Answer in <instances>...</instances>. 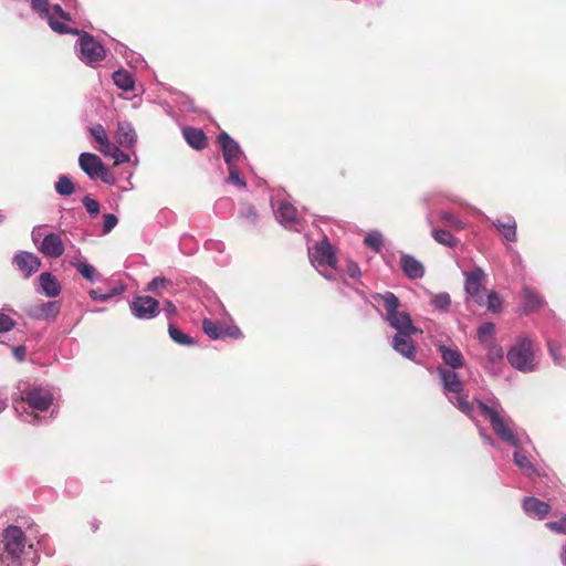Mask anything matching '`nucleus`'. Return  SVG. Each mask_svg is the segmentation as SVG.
I'll return each mask as SVG.
<instances>
[{"mask_svg":"<svg viewBox=\"0 0 566 566\" xmlns=\"http://www.w3.org/2000/svg\"><path fill=\"white\" fill-rule=\"evenodd\" d=\"M83 206L85 207L87 213L91 216V217H97L98 213H99V203L93 199L91 196H84L83 200Z\"/></svg>","mask_w":566,"mask_h":566,"instance_id":"37998d69","label":"nucleus"},{"mask_svg":"<svg viewBox=\"0 0 566 566\" xmlns=\"http://www.w3.org/2000/svg\"><path fill=\"white\" fill-rule=\"evenodd\" d=\"M129 310L134 317L142 321L155 318L160 310L159 303L151 296H135L129 303Z\"/></svg>","mask_w":566,"mask_h":566,"instance_id":"9b49d317","label":"nucleus"},{"mask_svg":"<svg viewBox=\"0 0 566 566\" xmlns=\"http://www.w3.org/2000/svg\"><path fill=\"white\" fill-rule=\"evenodd\" d=\"M375 301H381L386 314L384 319L397 331L396 334H417L419 329L413 325L410 315L407 312H399V298L392 292L373 295Z\"/></svg>","mask_w":566,"mask_h":566,"instance_id":"39448f33","label":"nucleus"},{"mask_svg":"<svg viewBox=\"0 0 566 566\" xmlns=\"http://www.w3.org/2000/svg\"><path fill=\"white\" fill-rule=\"evenodd\" d=\"M124 290L125 289L123 285L114 286L113 289H111L108 292H105V293H102L99 290H91V291H88V295L94 301L104 302V301L109 300L113 296L122 294L124 292Z\"/></svg>","mask_w":566,"mask_h":566,"instance_id":"58836bf2","label":"nucleus"},{"mask_svg":"<svg viewBox=\"0 0 566 566\" xmlns=\"http://www.w3.org/2000/svg\"><path fill=\"white\" fill-rule=\"evenodd\" d=\"M216 142H233L227 133H221Z\"/></svg>","mask_w":566,"mask_h":566,"instance_id":"4d7b16f0","label":"nucleus"},{"mask_svg":"<svg viewBox=\"0 0 566 566\" xmlns=\"http://www.w3.org/2000/svg\"><path fill=\"white\" fill-rule=\"evenodd\" d=\"M30 6L33 10H35V0H30Z\"/></svg>","mask_w":566,"mask_h":566,"instance_id":"052dcab7","label":"nucleus"},{"mask_svg":"<svg viewBox=\"0 0 566 566\" xmlns=\"http://www.w3.org/2000/svg\"><path fill=\"white\" fill-rule=\"evenodd\" d=\"M13 355L14 357L19 360V361H22L24 360L25 358V347L24 346H18L13 349Z\"/></svg>","mask_w":566,"mask_h":566,"instance_id":"864d4df0","label":"nucleus"},{"mask_svg":"<svg viewBox=\"0 0 566 566\" xmlns=\"http://www.w3.org/2000/svg\"><path fill=\"white\" fill-rule=\"evenodd\" d=\"M13 326V319L9 315L0 313V333L9 332Z\"/></svg>","mask_w":566,"mask_h":566,"instance_id":"8fccbe9b","label":"nucleus"},{"mask_svg":"<svg viewBox=\"0 0 566 566\" xmlns=\"http://www.w3.org/2000/svg\"><path fill=\"white\" fill-rule=\"evenodd\" d=\"M38 284L40 286L41 293L49 298H55L62 291V286L59 280L50 272L41 273L38 276Z\"/></svg>","mask_w":566,"mask_h":566,"instance_id":"393cba45","label":"nucleus"},{"mask_svg":"<svg viewBox=\"0 0 566 566\" xmlns=\"http://www.w3.org/2000/svg\"><path fill=\"white\" fill-rule=\"evenodd\" d=\"M40 252L50 259H57L63 255L65 245L60 233L51 232L43 237Z\"/></svg>","mask_w":566,"mask_h":566,"instance_id":"2eb2a0df","label":"nucleus"},{"mask_svg":"<svg viewBox=\"0 0 566 566\" xmlns=\"http://www.w3.org/2000/svg\"><path fill=\"white\" fill-rule=\"evenodd\" d=\"M400 268L403 274L410 280L421 279L424 275V268L422 263L415 256L401 253Z\"/></svg>","mask_w":566,"mask_h":566,"instance_id":"b1692460","label":"nucleus"},{"mask_svg":"<svg viewBox=\"0 0 566 566\" xmlns=\"http://www.w3.org/2000/svg\"><path fill=\"white\" fill-rule=\"evenodd\" d=\"M241 217L244 218L248 222L254 223L258 219L256 211L252 207H247L241 212Z\"/></svg>","mask_w":566,"mask_h":566,"instance_id":"603ef678","label":"nucleus"},{"mask_svg":"<svg viewBox=\"0 0 566 566\" xmlns=\"http://www.w3.org/2000/svg\"><path fill=\"white\" fill-rule=\"evenodd\" d=\"M544 305L545 300L535 290L530 286L522 287L520 303L522 314L530 315L541 310Z\"/></svg>","mask_w":566,"mask_h":566,"instance_id":"dca6fc26","label":"nucleus"},{"mask_svg":"<svg viewBox=\"0 0 566 566\" xmlns=\"http://www.w3.org/2000/svg\"><path fill=\"white\" fill-rule=\"evenodd\" d=\"M438 378L442 388V392L448 401L459 411L472 418L474 405L468 400L464 392V386L457 370L449 369L444 366L437 367Z\"/></svg>","mask_w":566,"mask_h":566,"instance_id":"7ed1b4c3","label":"nucleus"},{"mask_svg":"<svg viewBox=\"0 0 566 566\" xmlns=\"http://www.w3.org/2000/svg\"><path fill=\"white\" fill-rule=\"evenodd\" d=\"M475 212L482 214L481 210L475 209Z\"/></svg>","mask_w":566,"mask_h":566,"instance_id":"e2e57ef3","label":"nucleus"},{"mask_svg":"<svg viewBox=\"0 0 566 566\" xmlns=\"http://www.w3.org/2000/svg\"><path fill=\"white\" fill-rule=\"evenodd\" d=\"M120 144H99L98 150L103 156L118 166L130 160V155L119 147Z\"/></svg>","mask_w":566,"mask_h":566,"instance_id":"a878e982","label":"nucleus"},{"mask_svg":"<svg viewBox=\"0 0 566 566\" xmlns=\"http://www.w3.org/2000/svg\"><path fill=\"white\" fill-rule=\"evenodd\" d=\"M13 407L22 421L32 423L35 420V389L31 388L28 382L20 381Z\"/></svg>","mask_w":566,"mask_h":566,"instance_id":"6e6552de","label":"nucleus"},{"mask_svg":"<svg viewBox=\"0 0 566 566\" xmlns=\"http://www.w3.org/2000/svg\"><path fill=\"white\" fill-rule=\"evenodd\" d=\"M559 559L563 566H566V544L560 547Z\"/></svg>","mask_w":566,"mask_h":566,"instance_id":"6e6d98bb","label":"nucleus"},{"mask_svg":"<svg viewBox=\"0 0 566 566\" xmlns=\"http://www.w3.org/2000/svg\"><path fill=\"white\" fill-rule=\"evenodd\" d=\"M432 237L436 242L448 248H454L459 243V240L450 231L444 229H433Z\"/></svg>","mask_w":566,"mask_h":566,"instance_id":"7c9ffc66","label":"nucleus"},{"mask_svg":"<svg viewBox=\"0 0 566 566\" xmlns=\"http://www.w3.org/2000/svg\"><path fill=\"white\" fill-rule=\"evenodd\" d=\"M430 303L434 307V310L439 312H448L451 305V298L450 295L447 292L441 293H430Z\"/></svg>","mask_w":566,"mask_h":566,"instance_id":"f704fd0d","label":"nucleus"},{"mask_svg":"<svg viewBox=\"0 0 566 566\" xmlns=\"http://www.w3.org/2000/svg\"><path fill=\"white\" fill-rule=\"evenodd\" d=\"M3 549L0 553V566H33L28 559L32 544H28L24 532L14 525L8 526L2 533Z\"/></svg>","mask_w":566,"mask_h":566,"instance_id":"f03ea898","label":"nucleus"},{"mask_svg":"<svg viewBox=\"0 0 566 566\" xmlns=\"http://www.w3.org/2000/svg\"><path fill=\"white\" fill-rule=\"evenodd\" d=\"M492 226L507 242L517 241V224L513 216L506 214L491 221Z\"/></svg>","mask_w":566,"mask_h":566,"instance_id":"4be33fe9","label":"nucleus"},{"mask_svg":"<svg viewBox=\"0 0 566 566\" xmlns=\"http://www.w3.org/2000/svg\"><path fill=\"white\" fill-rule=\"evenodd\" d=\"M13 263L18 271L24 276L29 277L33 271L34 256L30 252H20L14 259Z\"/></svg>","mask_w":566,"mask_h":566,"instance_id":"c85d7f7f","label":"nucleus"},{"mask_svg":"<svg viewBox=\"0 0 566 566\" xmlns=\"http://www.w3.org/2000/svg\"><path fill=\"white\" fill-rule=\"evenodd\" d=\"M308 258L312 265L328 281L336 279V258L326 237L313 247H308Z\"/></svg>","mask_w":566,"mask_h":566,"instance_id":"423d86ee","label":"nucleus"},{"mask_svg":"<svg viewBox=\"0 0 566 566\" xmlns=\"http://www.w3.org/2000/svg\"><path fill=\"white\" fill-rule=\"evenodd\" d=\"M439 218L446 223V226L457 231H461L467 228V223L449 211H441L439 213Z\"/></svg>","mask_w":566,"mask_h":566,"instance_id":"4c0bfd02","label":"nucleus"},{"mask_svg":"<svg viewBox=\"0 0 566 566\" xmlns=\"http://www.w3.org/2000/svg\"><path fill=\"white\" fill-rule=\"evenodd\" d=\"M437 350L444 363V367L457 370L464 366V358L461 352L455 346H447L443 343L437 344Z\"/></svg>","mask_w":566,"mask_h":566,"instance_id":"aec40b11","label":"nucleus"},{"mask_svg":"<svg viewBox=\"0 0 566 566\" xmlns=\"http://www.w3.org/2000/svg\"><path fill=\"white\" fill-rule=\"evenodd\" d=\"M38 13L46 20L53 31L61 34H78L76 29L66 25L65 21H69L70 17L59 4L51 6L46 0H38Z\"/></svg>","mask_w":566,"mask_h":566,"instance_id":"0eeeda50","label":"nucleus"},{"mask_svg":"<svg viewBox=\"0 0 566 566\" xmlns=\"http://www.w3.org/2000/svg\"><path fill=\"white\" fill-rule=\"evenodd\" d=\"M503 300L502 296L496 291H489L486 295H484V305L488 311L492 313H500L502 311Z\"/></svg>","mask_w":566,"mask_h":566,"instance_id":"c9c22d12","label":"nucleus"},{"mask_svg":"<svg viewBox=\"0 0 566 566\" xmlns=\"http://www.w3.org/2000/svg\"><path fill=\"white\" fill-rule=\"evenodd\" d=\"M40 265H41V262L38 260V263H36L38 269L40 268Z\"/></svg>","mask_w":566,"mask_h":566,"instance_id":"0e129e2a","label":"nucleus"},{"mask_svg":"<svg viewBox=\"0 0 566 566\" xmlns=\"http://www.w3.org/2000/svg\"><path fill=\"white\" fill-rule=\"evenodd\" d=\"M481 436H482V438H483V441H484L486 444H491V446H493V444H494V441H493V439H492L491 437H489V436H484V434H481Z\"/></svg>","mask_w":566,"mask_h":566,"instance_id":"13d9d810","label":"nucleus"},{"mask_svg":"<svg viewBox=\"0 0 566 566\" xmlns=\"http://www.w3.org/2000/svg\"><path fill=\"white\" fill-rule=\"evenodd\" d=\"M80 48L87 64L98 63L105 59L104 46L86 32L80 38Z\"/></svg>","mask_w":566,"mask_h":566,"instance_id":"ddd939ff","label":"nucleus"},{"mask_svg":"<svg viewBox=\"0 0 566 566\" xmlns=\"http://www.w3.org/2000/svg\"><path fill=\"white\" fill-rule=\"evenodd\" d=\"M486 356L482 364L484 370L493 377L501 376L505 368L504 350L502 346L496 343H490L485 347Z\"/></svg>","mask_w":566,"mask_h":566,"instance_id":"f8f14e48","label":"nucleus"},{"mask_svg":"<svg viewBox=\"0 0 566 566\" xmlns=\"http://www.w3.org/2000/svg\"><path fill=\"white\" fill-rule=\"evenodd\" d=\"M137 135L132 124L128 122H119L116 130V142H135Z\"/></svg>","mask_w":566,"mask_h":566,"instance_id":"473e14b6","label":"nucleus"},{"mask_svg":"<svg viewBox=\"0 0 566 566\" xmlns=\"http://www.w3.org/2000/svg\"><path fill=\"white\" fill-rule=\"evenodd\" d=\"M522 507L527 516L539 521H543L551 512V505L535 496L524 497Z\"/></svg>","mask_w":566,"mask_h":566,"instance_id":"6ab92c4d","label":"nucleus"},{"mask_svg":"<svg viewBox=\"0 0 566 566\" xmlns=\"http://www.w3.org/2000/svg\"><path fill=\"white\" fill-rule=\"evenodd\" d=\"M61 311V301L52 300L48 302L38 301V321H54Z\"/></svg>","mask_w":566,"mask_h":566,"instance_id":"bb28decb","label":"nucleus"},{"mask_svg":"<svg viewBox=\"0 0 566 566\" xmlns=\"http://www.w3.org/2000/svg\"><path fill=\"white\" fill-rule=\"evenodd\" d=\"M59 392L53 388L38 387V413L46 411L50 407H53L50 413V418H53L57 412V405L55 400ZM41 421L40 415H38V423Z\"/></svg>","mask_w":566,"mask_h":566,"instance_id":"412c9836","label":"nucleus"},{"mask_svg":"<svg viewBox=\"0 0 566 566\" xmlns=\"http://www.w3.org/2000/svg\"><path fill=\"white\" fill-rule=\"evenodd\" d=\"M103 232L106 234V233H109L117 224L118 222V219L115 214L113 213H105L103 216Z\"/></svg>","mask_w":566,"mask_h":566,"instance_id":"de8ad7c7","label":"nucleus"},{"mask_svg":"<svg viewBox=\"0 0 566 566\" xmlns=\"http://www.w3.org/2000/svg\"><path fill=\"white\" fill-rule=\"evenodd\" d=\"M202 331L207 334L211 339H220L224 337L231 338H240L242 333L238 326H224L217 322H213L210 318L202 319Z\"/></svg>","mask_w":566,"mask_h":566,"instance_id":"4468645a","label":"nucleus"},{"mask_svg":"<svg viewBox=\"0 0 566 566\" xmlns=\"http://www.w3.org/2000/svg\"><path fill=\"white\" fill-rule=\"evenodd\" d=\"M476 402L481 415L490 421L497 438L514 448V464L528 479L539 475L538 467L524 450V444H532L528 434L524 430L515 429L514 421L499 401L492 400L491 403H488L476 400Z\"/></svg>","mask_w":566,"mask_h":566,"instance_id":"f257e3e1","label":"nucleus"},{"mask_svg":"<svg viewBox=\"0 0 566 566\" xmlns=\"http://www.w3.org/2000/svg\"><path fill=\"white\" fill-rule=\"evenodd\" d=\"M36 545H38V551H39L40 549V545H41V541L40 539H38Z\"/></svg>","mask_w":566,"mask_h":566,"instance_id":"680f3d73","label":"nucleus"},{"mask_svg":"<svg viewBox=\"0 0 566 566\" xmlns=\"http://www.w3.org/2000/svg\"><path fill=\"white\" fill-rule=\"evenodd\" d=\"M196 150H202L207 144H189Z\"/></svg>","mask_w":566,"mask_h":566,"instance_id":"bf43d9fd","label":"nucleus"},{"mask_svg":"<svg viewBox=\"0 0 566 566\" xmlns=\"http://www.w3.org/2000/svg\"><path fill=\"white\" fill-rule=\"evenodd\" d=\"M464 290L471 296L475 304L479 306L484 305V281L486 274L480 266L474 268L472 271H465L464 273Z\"/></svg>","mask_w":566,"mask_h":566,"instance_id":"9d476101","label":"nucleus"},{"mask_svg":"<svg viewBox=\"0 0 566 566\" xmlns=\"http://www.w3.org/2000/svg\"><path fill=\"white\" fill-rule=\"evenodd\" d=\"M182 136L186 142H206L207 139L203 130L195 127H184Z\"/></svg>","mask_w":566,"mask_h":566,"instance_id":"a19ab883","label":"nucleus"},{"mask_svg":"<svg viewBox=\"0 0 566 566\" xmlns=\"http://www.w3.org/2000/svg\"><path fill=\"white\" fill-rule=\"evenodd\" d=\"M276 220L285 228L295 232L304 229V221L296 208L287 201L272 202Z\"/></svg>","mask_w":566,"mask_h":566,"instance_id":"1a4fd4ad","label":"nucleus"},{"mask_svg":"<svg viewBox=\"0 0 566 566\" xmlns=\"http://www.w3.org/2000/svg\"><path fill=\"white\" fill-rule=\"evenodd\" d=\"M546 527L556 534L566 535V514L563 515L558 521L547 522Z\"/></svg>","mask_w":566,"mask_h":566,"instance_id":"c03bdc74","label":"nucleus"},{"mask_svg":"<svg viewBox=\"0 0 566 566\" xmlns=\"http://www.w3.org/2000/svg\"><path fill=\"white\" fill-rule=\"evenodd\" d=\"M506 359L520 373L531 374L536 371L539 360L534 353V339L527 334L518 335L509 348Z\"/></svg>","mask_w":566,"mask_h":566,"instance_id":"20e7f679","label":"nucleus"},{"mask_svg":"<svg viewBox=\"0 0 566 566\" xmlns=\"http://www.w3.org/2000/svg\"><path fill=\"white\" fill-rule=\"evenodd\" d=\"M114 84L123 91H132L134 88V78L130 73L119 70L113 73Z\"/></svg>","mask_w":566,"mask_h":566,"instance_id":"c756f323","label":"nucleus"},{"mask_svg":"<svg viewBox=\"0 0 566 566\" xmlns=\"http://www.w3.org/2000/svg\"><path fill=\"white\" fill-rule=\"evenodd\" d=\"M346 272L352 279H359L361 275L359 265L354 261L347 263Z\"/></svg>","mask_w":566,"mask_h":566,"instance_id":"3c124183","label":"nucleus"},{"mask_svg":"<svg viewBox=\"0 0 566 566\" xmlns=\"http://www.w3.org/2000/svg\"><path fill=\"white\" fill-rule=\"evenodd\" d=\"M77 271L88 281L95 282L96 270L92 264L78 262L76 265Z\"/></svg>","mask_w":566,"mask_h":566,"instance_id":"79ce46f5","label":"nucleus"},{"mask_svg":"<svg viewBox=\"0 0 566 566\" xmlns=\"http://www.w3.org/2000/svg\"><path fill=\"white\" fill-rule=\"evenodd\" d=\"M413 334H396L392 337V348L407 359L416 361V346L411 339Z\"/></svg>","mask_w":566,"mask_h":566,"instance_id":"5701e85b","label":"nucleus"},{"mask_svg":"<svg viewBox=\"0 0 566 566\" xmlns=\"http://www.w3.org/2000/svg\"><path fill=\"white\" fill-rule=\"evenodd\" d=\"M364 244L375 253H379L384 247V237L380 231L371 230L364 238Z\"/></svg>","mask_w":566,"mask_h":566,"instance_id":"2f4dec72","label":"nucleus"},{"mask_svg":"<svg viewBox=\"0 0 566 566\" xmlns=\"http://www.w3.org/2000/svg\"><path fill=\"white\" fill-rule=\"evenodd\" d=\"M168 333L170 338L178 345L191 346L195 344L193 339L189 335L182 333L177 326L172 324L168 326Z\"/></svg>","mask_w":566,"mask_h":566,"instance_id":"e433bc0d","label":"nucleus"},{"mask_svg":"<svg viewBox=\"0 0 566 566\" xmlns=\"http://www.w3.org/2000/svg\"><path fill=\"white\" fill-rule=\"evenodd\" d=\"M546 344L548 348L549 356L552 357L555 365L565 367L566 366V337L564 335H558L557 337H553L552 335H546Z\"/></svg>","mask_w":566,"mask_h":566,"instance_id":"a211bd4d","label":"nucleus"},{"mask_svg":"<svg viewBox=\"0 0 566 566\" xmlns=\"http://www.w3.org/2000/svg\"><path fill=\"white\" fill-rule=\"evenodd\" d=\"M164 310L167 313V315H169V316L176 314V311H177L176 306L170 301H167L165 303V308Z\"/></svg>","mask_w":566,"mask_h":566,"instance_id":"5fc2aeb1","label":"nucleus"},{"mask_svg":"<svg viewBox=\"0 0 566 566\" xmlns=\"http://www.w3.org/2000/svg\"><path fill=\"white\" fill-rule=\"evenodd\" d=\"M91 134L95 142H108L106 132L102 125H96L92 127Z\"/></svg>","mask_w":566,"mask_h":566,"instance_id":"09e8293b","label":"nucleus"},{"mask_svg":"<svg viewBox=\"0 0 566 566\" xmlns=\"http://www.w3.org/2000/svg\"><path fill=\"white\" fill-rule=\"evenodd\" d=\"M495 333V325L493 323L486 322L479 326L478 328V338L485 346L492 342V338Z\"/></svg>","mask_w":566,"mask_h":566,"instance_id":"ea45409f","label":"nucleus"},{"mask_svg":"<svg viewBox=\"0 0 566 566\" xmlns=\"http://www.w3.org/2000/svg\"><path fill=\"white\" fill-rule=\"evenodd\" d=\"M169 281L167 279L157 276L147 284L146 292L155 293L158 289L166 287Z\"/></svg>","mask_w":566,"mask_h":566,"instance_id":"49530a36","label":"nucleus"},{"mask_svg":"<svg viewBox=\"0 0 566 566\" xmlns=\"http://www.w3.org/2000/svg\"><path fill=\"white\" fill-rule=\"evenodd\" d=\"M228 181L239 188L245 187V181L241 178L239 167H230Z\"/></svg>","mask_w":566,"mask_h":566,"instance_id":"a18cd8bd","label":"nucleus"},{"mask_svg":"<svg viewBox=\"0 0 566 566\" xmlns=\"http://www.w3.org/2000/svg\"><path fill=\"white\" fill-rule=\"evenodd\" d=\"M78 165L80 168L92 179L96 177L104 179L103 175L107 172V169L104 167L101 158L91 153L81 154L78 157Z\"/></svg>","mask_w":566,"mask_h":566,"instance_id":"f3484780","label":"nucleus"},{"mask_svg":"<svg viewBox=\"0 0 566 566\" xmlns=\"http://www.w3.org/2000/svg\"><path fill=\"white\" fill-rule=\"evenodd\" d=\"M221 145H222L223 159H224L228 168L239 167V164L245 159L243 151L240 148V145L239 144H221Z\"/></svg>","mask_w":566,"mask_h":566,"instance_id":"cd10ccee","label":"nucleus"},{"mask_svg":"<svg viewBox=\"0 0 566 566\" xmlns=\"http://www.w3.org/2000/svg\"><path fill=\"white\" fill-rule=\"evenodd\" d=\"M55 191L63 197L71 196L75 191V185L66 175H61L54 184Z\"/></svg>","mask_w":566,"mask_h":566,"instance_id":"72a5a7b5","label":"nucleus"}]
</instances>
